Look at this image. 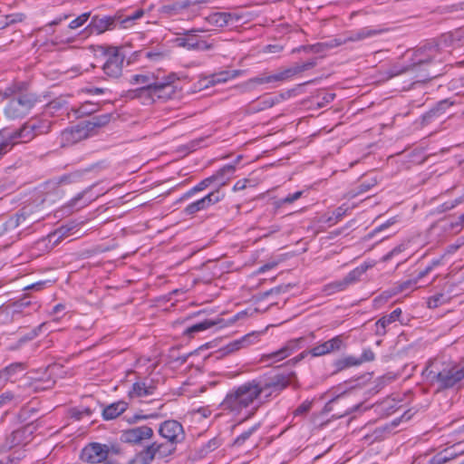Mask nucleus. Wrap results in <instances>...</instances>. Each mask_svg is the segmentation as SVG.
Returning <instances> with one entry per match:
<instances>
[{
    "mask_svg": "<svg viewBox=\"0 0 464 464\" xmlns=\"http://www.w3.org/2000/svg\"><path fill=\"white\" fill-rule=\"evenodd\" d=\"M350 210V208L346 206L345 204L341 205L337 208L334 210L332 215L327 218V222L330 223V225H334L338 223Z\"/></svg>",
    "mask_w": 464,
    "mask_h": 464,
    "instance_id": "ea45409f",
    "label": "nucleus"
},
{
    "mask_svg": "<svg viewBox=\"0 0 464 464\" xmlns=\"http://www.w3.org/2000/svg\"><path fill=\"white\" fill-rule=\"evenodd\" d=\"M228 72H223L218 74H212L208 77H205L204 79L199 81V85L201 88H208L209 85H215L217 83L225 82L228 79Z\"/></svg>",
    "mask_w": 464,
    "mask_h": 464,
    "instance_id": "473e14b6",
    "label": "nucleus"
},
{
    "mask_svg": "<svg viewBox=\"0 0 464 464\" xmlns=\"http://www.w3.org/2000/svg\"><path fill=\"white\" fill-rule=\"evenodd\" d=\"M213 188V184H212V181H211V179L210 177H208L204 179H202L201 181H199L197 185H195L193 188H194V190H196L197 193H199L205 189H207L208 188Z\"/></svg>",
    "mask_w": 464,
    "mask_h": 464,
    "instance_id": "13d9d810",
    "label": "nucleus"
},
{
    "mask_svg": "<svg viewBox=\"0 0 464 464\" xmlns=\"http://www.w3.org/2000/svg\"><path fill=\"white\" fill-rule=\"evenodd\" d=\"M19 402L20 397L10 391H6L0 394V409L12 403L17 405Z\"/></svg>",
    "mask_w": 464,
    "mask_h": 464,
    "instance_id": "a19ab883",
    "label": "nucleus"
},
{
    "mask_svg": "<svg viewBox=\"0 0 464 464\" xmlns=\"http://www.w3.org/2000/svg\"><path fill=\"white\" fill-rule=\"evenodd\" d=\"M376 180L375 179H371V180H364L362 182H361L355 188H353L352 190H350L348 192V197L350 198H353L361 194H363L367 191H369L372 187H374L376 185Z\"/></svg>",
    "mask_w": 464,
    "mask_h": 464,
    "instance_id": "c9c22d12",
    "label": "nucleus"
},
{
    "mask_svg": "<svg viewBox=\"0 0 464 464\" xmlns=\"http://www.w3.org/2000/svg\"><path fill=\"white\" fill-rule=\"evenodd\" d=\"M128 402L125 401H118L107 405L102 410V418L104 420H111L119 417L128 409Z\"/></svg>",
    "mask_w": 464,
    "mask_h": 464,
    "instance_id": "b1692460",
    "label": "nucleus"
},
{
    "mask_svg": "<svg viewBox=\"0 0 464 464\" xmlns=\"http://www.w3.org/2000/svg\"><path fill=\"white\" fill-rule=\"evenodd\" d=\"M24 370V364L23 362H14L6 367L2 369V372L5 375V377L9 380L11 377H13L16 372H22Z\"/></svg>",
    "mask_w": 464,
    "mask_h": 464,
    "instance_id": "c03bdc74",
    "label": "nucleus"
},
{
    "mask_svg": "<svg viewBox=\"0 0 464 464\" xmlns=\"http://www.w3.org/2000/svg\"><path fill=\"white\" fill-rule=\"evenodd\" d=\"M364 269L356 267L350 271L343 279L331 282L323 287V293L326 295H331L342 291H344L349 285L359 281L361 276L363 274Z\"/></svg>",
    "mask_w": 464,
    "mask_h": 464,
    "instance_id": "9b49d317",
    "label": "nucleus"
},
{
    "mask_svg": "<svg viewBox=\"0 0 464 464\" xmlns=\"http://www.w3.org/2000/svg\"><path fill=\"white\" fill-rule=\"evenodd\" d=\"M154 80L153 74H133L130 77L129 82L132 85L151 86Z\"/></svg>",
    "mask_w": 464,
    "mask_h": 464,
    "instance_id": "e433bc0d",
    "label": "nucleus"
},
{
    "mask_svg": "<svg viewBox=\"0 0 464 464\" xmlns=\"http://www.w3.org/2000/svg\"><path fill=\"white\" fill-rule=\"evenodd\" d=\"M76 227V225L67 224L62 226L59 229H57L56 233L60 235V237H66L69 235H72V230Z\"/></svg>",
    "mask_w": 464,
    "mask_h": 464,
    "instance_id": "bf43d9fd",
    "label": "nucleus"
},
{
    "mask_svg": "<svg viewBox=\"0 0 464 464\" xmlns=\"http://www.w3.org/2000/svg\"><path fill=\"white\" fill-rule=\"evenodd\" d=\"M343 346L342 335H336L328 341L314 345L308 352L313 357H319L339 351Z\"/></svg>",
    "mask_w": 464,
    "mask_h": 464,
    "instance_id": "dca6fc26",
    "label": "nucleus"
},
{
    "mask_svg": "<svg viewBox=\"0 0 464 464\" xmlns=\"http://www.w3.org/2000/svg\"><path fill=\"white\" fill-rule=\"evenodd\" d=\"M207 208H205V203L203 198L197 199L188 205L183 209V213L186 216H195L198 212L205 211Z\"/></svg>",
    "mask_w": 464,
    "mask_h": 464,
    "instance_id": "4c0bfd02",
    "label": "nucleus"
},
{
    "mask_svg": "<svg viewBox=\"0 0 464 464\" xmlns=\"http://www.w3.org/2000/svg\"><path fill=\"white\" fill-rule=\"evenodd\" d=\"M260 334H261V333H259V332L249 333V334L244 335L243 337H241L240 339L230 343L227 345V349L229 352H234V351L239 350L241 348L247 347L253 343H257L259 340Z\"/></svg>",
    "mask_w": 464,
    "mask_h": 464,
    "instance_id": "cd10ccee",
    "label": "nucleus"
},
{
    "mask_svg": "<svg viewBox=\"0 0 464 464\" xmlns=\"http://www.w3.org/2000/svg\"><path fill=\"white\" fill-rule=\"evenodd\" d=\"M158 432L167 442H151L135 454L128 464H150L156 458H167L175 452L176 445L186 438L182 424L176 420L161 422Z\"/></svg>",
    "mask_w": 464,
    "mask_h": 464,
    "instance_id": "f03ea898",
    "label": "nucleus"
},
{
    "mask_svg": "<svg viewBox=\"0 0 464 464\" xmlns=\"http://www.w3.org/2000/svg\"><path fill=\"white\" fill-rule=\"evenodd\" d=\"M140 53L145 58L152 60V61H157L160 57H162V54L160 53H156V52H151V51H143Z\"/></svg>",
    "mask_w": 464,
    "mask_h": 464,
    "instance_id": "e2e57ef3",
    "label": "nucleus"
},
{
    "mask_svg": "<svg viewBox=\"0 0 464 464\" xmlns=\"http://www.w3.org/2000/svg\"><path fill=\"white\" fill-rule=\"evenodd\" d=\"M8 135L13 144L15 142H28L36 137L33 131L28 130L25 123L19 130H14Z\"/></svg>",
    "mask_w": 464,
    "mask_h": 464,
    "instance_id": "c756f323",
    "label": "nucleus"
},
{
    "mask_svg": "<svg viewBox=\"0 0 464 464\" xmlns=\"http://www.w3.org/2000/svg\"><path fill=\"white\" fill-rule=\"evenodd\" d=\"M248 182L249 180L246 179L237 180L233 187V191H240L245 189Z\"/></svg>",
    "mask_w": 464,
    "mask_h": 464,
    "instance_id": "338daca9",
    "label": "nucleus"
},
{
    "mask_svg": "<svg viewBox=\"0 0 464 464\" xmlns=\"http://www.w3.org/2000/svg\"><path fill=\"white\" fill-rule=\"evenodd\" d=\"M260 423H256L248 430L243 431L233 440L232 447L240 450L245 447L255 445V442L251 440V438L260 429Z\"/></svg>",
    "mask_w": 464,
    "mask_h": 464,
    "instance_id": "5701e85b",
    "label": "nucleus"
},
{
    "mask_svg": "<svg viewBox=\"0 0 464 464\" xmlns=\"http://www.w3.org/2000/svg\"><path fill=\"white\" fill-rule=\"evenodd\" d=\"M334 98L335 94L334 92H330L327 91H320L315 96L316 104L319 107H324L325 105L332 102L334 100Z\"/></svg>",
    "mask_w": 464,
    "mask_h": 464,
    "instance_id": "37998d69",
    "label": "nucleus"
},
{
    "mask_svg": "<svg viewBox=\"0 0 464 464\" xmlns=\"http://www.w3.org/2000/svg\"><path fill=\"white\" fill-rule=\"evenodd\" d=\"M375 358V354L371 348H366L362 351V353L360 357H357V360L360 362V365L363 362H372Z\"/></svg>",
    "mask_w": 464,
    "mask_h": 464,
    "instance_id": "4d7b16f0",
    "label": "nucleus"
},
{
    "mask_svg": "<svg viewBox=\"0 0 464 464\" xmlns=\"http://www.w3.org/2000/svg\"><path fill=\"white\" fill-rule=\"evenodd\" d=\"M32 429L30 426H24L21 429L14 430L7 438L5 446L12 449L16 446L24 445L31 440Z\"/></svg>",
    "mask_w": 464,
    "mask_h": 464,
    "instance_id": "a211bd4d",
    "label": "nucleus"
},
{
    "mask_svg": "<svg viewBox=\"0 0 464 464\" xmlns=\"http://www.w3.org/2000/svg\"><path fill=\"white\" fill-rule=\"evenodd\" d=\"M115 22L116 18L112 16L100 17L98 15H94L84 31L88 32L89 34H100L105 32L106 30L113 29Z\"/></svg>",
    "mask_w": 464,
    "mask_h": 464,
    "instance_id": "f3484780",
    "label": "nucleus"
},
{
    "mask_svg": "<svg viewBox=\"0 0 464 464\" xmlns=\"http://www.w3.org/2000/svg\"><path fill=\"white\" fill-rule=\"evenodd\" d=\"M25 124L35 136L48 133L51 128L50 121L44 119H31Z\"/></svg>",
    "mask_w": 464,
    "mask_h": 464,
    "instance_id": "c85d7f7f",
    "label": "nucleus"
},
{
    "mask_svg": "<svg viewBox=\"0 0 464 464\" xmlns=\"http://www.w3.org/2000/svg\"><path fill=\"white\" fill-rule=\"evenodd\" d=\"M221 445V440L219 438H213L209 440L204 446L203 450L206 453L211 452L215 450H217Z\"/></svg>",
    "mask_w": 464,
    "mask_h": 464,
    "instance_id": "6e6d98bb",
    "label": "nucleus"
},
{
    "mask_svg": "<svg viewBox=\"0 0 464 464\" xmlns=\"http://www.w3.org/2000/svg\"><path fill=\"white\" fill-rule=\"evenodd\" d=\"M195 33V30L184 32L175 39L176 44L188 50L208 51L212 49V44L199 39Z\"/></svg>",
    "mask_w": 464,
    "mask_h": 464,
    "instance_id": "f8f14e48",
    "label": "nucleus"
},
{
    "mask_svg": "<svg viewBox=\"0 0 464 464\" xmlns=\"http://www.w3.org/2000/svg\"><path fill=\"white\" fill-rule=\"evenodd\" d=\"M295 377L294 372H268L230 389L219 403L223 412L237 418L246 413L244 420L253 417L256 411L279 396Z\"/></svg>",
    "mask_w": 464,
    "mask_h": 464,
    "instance_id": "f257e3e1",
    "label": "nucleus"
},
{
    "mask_svg": "<svg viewBox=\"0 0 464 464\" xmlns=\"http://www.w3.org/2000/svg\"><path fill=\"white\" fill-rule=\"evenodd\" d=\"M46 325L45 323H43L41 324H39L37 327H35L34 329H33L30 333H28L27 334H25L24 336H23L20 340H19V343H24L25 342H28V341H31L33 339H34L35 337H37L39 335V334L43 331L44 327Z\"/></svg>",
    "mask_w": 464,
    "mask_h": 464,
    "instance_id": "864d4df0",
    "label": "nucleus"
},
{
    "mask_svg": "<svg viewBox=\"0 0 464 464\" xmlns=\"http://www.w3.org/2000/svg\"><path fill=\"white\" fill-rule=\"evenodd\" d=\"M304 341V337L295 338L287 341L281 348L278 350L262 354L259 362L265 363L266 365L272 366L277 362H282L283 360L288 358L295 352L299 350L302 347V343Z\"/></svg>",
    "mask_w": 464,
    "mask_h": 464,
    "instance_id": "6e6552de",
    "label": "nucleus"
},
{
    "mask_svg": "<svg viewBox=\"0 0 464 464\" xmlns=\"http://www.w3.org/2000/svg\"><path fill=\"white\" fill-rule=\"evenodd\" d=\"M312 408V401H303L294 411L295 416H303L306 414Z\"/></svg>",
    "mask_w": 464,
    "mask_h": 464,
    "instance_id": "5fc2aeb1",
    "label": "nucleus"
},
{
    "mask_svg": "<svg viewBox=\"0 0 464 464\" xmlns=\"http://www.w3.org/2000/svg\"><path fill=\"white\" fill-rule=\"evenodd\" d=\"M111 117L110 113L94 116L90 121H86L87 127H89L90 130H92L96 127L105 126L110 122Z\"/></svg>",
    "mask_w": 464,
    "mask_h": 464,
    "instance_id": "58836bf2",
    "label": "nucleus"
},
{
    "mask_svg": "<svg viewBox=\"0 0 464 464\" xmlns=\"http://www.w3.org/2000/svg\"><path fill=\"white\" fill-rule=\"evenodd\" d=\"M218 324V322H217V321L206 319L200 323L195 324L188 327L185 330V334L188 335H192L196 333L203 332L207 329H209L212 326L217 325Z\"/></svg>",
    "mask_w": 464,
    "mask_h": 464,
    "instance_id": "72a5a7b5",
    "label": "nucleus"
},
{
    "mask_svg": "<svg viewBox=\"0 0 464 464\" xmlns=\"http://www.w3.org/2000/svg\"><path fill=\"white\" fill-rule=\"evenodd\" d=\"M226 197V193L223 191V189H213L209 191L207 195H205L203 198L205 208L208 209L210 208V207L214 206L215 204L222 201Z\"/></svg>",
    "mask_w": 464,
    "mask_h": 464,
    "instance_id": "7c9ffc66",
    "label": "nucleus"
},
{
    "mask_svg": "<svg viewBox=\"0 0 464 464\" xmlns=\"http://www.w3.org/2000/svg\"><path fill=\"white\" fill-rule=\"evenodd\" d=\"M317 64L316 58L311 59L305 63L295 64L280 70L275 73H262L256 77L250 78L246 85L251 89L255 85L268 84L270 87H276L284 82L292 80L295 75L314 68Z\"/></svg>",
    "mask_w": 464,
    "mask_h": 464,
    "instance_id": "20e7f679",
    "label": "nucleus"
},
{
    "mask_svg": "<svg viewBox=\"0 0 464 464\" xmlns=\"http://www.w3.org/2000/svg\"><path fill=\"white\" fill-rule=\"evenodd\" d=\"M440 46L435 41L430 42L414 52L412 63L407 66L394 65L388 72L390 77L400 75L408 71H412L418 66L430 63L432 62H441Z\"/></svg>",
    "mask_w": 464,
    "mask_h": 464,
    "instance_id": "39448f33",
    "label": "nucleus"
},
{
    "mask_svg": "<svg viewBox=\"0 0 464 464\" xmlns=\"http://www.w3.org/2000/svg\"><path fill=\"white\" fill-rule=\"evenodd\" d=\"M403 250H404V246L402 245L394 247L392 250H391L389 253H387L383 256V261L390 260L392 256H394L395 255L402 252Z\"/></svg>",
    "mask_w": 464,
    "mask_h": 464,
    "instance_id": "680f3d73",
    "label": "nucleus"
},
{
    "mask_svg": "<svg viewBox=\"0 0 464 464\" xmlns=\"http://www.w3.org/2000/svg\"><path fill=\"white\" fill-rule=\"evenodd\" d=\"M86 171H87V169H85V170H77V171H74V172H72V173H69V174H65V175L61 177L60 182L61 183H73V182H76V181L80 180V179L82 177V175Z\"/></svg>",
    "mask_w": 464,
    "mask_h": 464,
    "instance_id": "8fccbe9b",
    "label": "nucleus"
},
{
    "mask_svg": "<svg viewBox=\"0 0 464 464\" xmlns=\"http://www.w3.org/2000/svg\"><path fill=\"white\" fill-rule=\"evenodd\" d=\"M295 201L293 200V198L290 197V195H287L286 197L283 198H280L278 200H276L275 202V205L276 207L278 208H282L283 206L286 205V204H292L294 203Z\"/></svg>",
    "mask_w": 464,
    "mask_h": 464,
    "instance_id": "69168bd1",
    "label": "nucleus"
},
{
    "mask_svg": "<svg viewBox=\"0 0 464 464\" xmlns=\"http://www.w3.org/2000/svg\"><path fill=\"white\" fill-rule=\"evenodd\" d=\"M91 130L89 127H87V123L85 126L76 125L72 127L70 130H66L63 132V139L71 141L77 142L82 139H86L88 137V131Z\"/></svg>",
    "mask_w": 464,
    "mask_h": 464,
    "instance_id": "393cba45",
    "label": "nucleus"
},
{
    "mask_svg": "<svg viewBox=\"0 0 464 464\" xmlns=\"http://www.w3.org/2000/svg\"><path fill=\"white\" fill-rule=\"evenodd\" d=\"M157 389L158 381L150 377L140 378L132 384L128 396L131 399L147 397L153 395Z\"/></svg>",
    "mask_w": 464,
    "mask_h": 464,
    "instance_id": "ddd939ff",
    "label": "nucleus"
},
{
    "mask_svg": "<svg viewBox=\"0 0 464 464\" xmlns=\"http://www.w3.org/2000/svg\"><path fill=\"white\" fill-rule=\"evenodd\" d=\"M179 80L175 73H169L163 79L154 80L150 90V102L156 101L166 102L172 99L177 93L175 82Z\"/></svg>",
    "mask_w": 464,
    "mask_h": 464,
    "instance_id": "0eeeda50",
    "label": "nucleus"
},
{
    "mask_svg": "<svg viewBox=\"0 0 464 464\" xmlns=\"http://www.w3.org/2000/svg\"><path fill=\"white\" fill-rule=\"evenodd\" d=\"M126 97L129 99H143L144 102H150V86H140L135 90H130Z\"/></svg>",
    "mask_w": 464,
    "mask_h": 464,
    "instance_id": "f704fd0d",
    "label": "nucleus"
},
{
    "mask_svg": "<svg viewBox=\"0 0 464 464\" xmlns=\"http://www.w3.org/2000/svg\"><path fill=\"white\" fill-rule=\"evenodd\" d=\"M463 37V31L461 29H458L455 32L450 33L447 35H444V43L449 44L450 45H457L461 46V39Z\"/></svg>",
    "mask_w": 464,
    "mask_h": 464,
    "instance_id": "79ce46f5",
    "label": "nucleus"
},
{
    "mask_svg": "<svg viewBox=\"0 0 464 464\" xmlns=\"http://www.w3.org/2000/svg\"><path fill=\"white\" fill-rule=\"evenodd\" d=\"M24 213H17L0 224V237L13 233L23 222L25 221Z\"/></svg>",
    "mask_w": 464,
    "mask_h": 464,
    "instance_id": "bb28decb",
    "label": "nucleus"
},
{
    "mask_svg": "<svg viewBox=\"0 0 464 464\" xmlns=\"http://www.w3.org/2000/svg\"><path fill=\"white\" fill-rule=\"evenodd\" d=\"M394 223H395V220L393 218H391V219L387 220L386 222H384L383 224L380 225L379 227H375L373 230V233L382 231V230L388 228L389 227H391Z\"/></svg>",
    "mask_w": 464,
    "mask_h": 464,
    "instance_id": "774afa93",
    "label": "nucleus"
},
{
    "mask_svg": "<svg viewBox=\"0 0 464 464\" xmlns=\"http://www.w3.org/2000/svg\"><path fill=\"white\" fill-rule=\"evenodd\" d=\"M12 145L13 142L9 138V135H5L4 132H0V159L10 150Z\"/></svg>",
    "mask_w": 464,
    "mask_h": 464,
    "instance_id": "3c124183",
    "label": "nucleus"
},
{
    "mask_svg": "<svg viewBox=\"0 0 464 464\" xmlns=\"http://www.w3.org/2000/svg\"><path fill=\"white\" fill-rule=\"evenodd\" d=\"M123 62L124 55L118 49L114 48L112 53L108 55L102 70L108 77L117 79L122 73Z\"/></svg>",
    "mask_w": 464,
    "mask_h": 464,
    "instance_id": "4468645a",
    "label": "nucleus"
},
{
    "mask_svg": "<svg viewBox=\"0 0 464 464\" xmlns=\"http://www.w3.org/2000/svg\"><path fill=\"white\" fill-rule=\"evenodd\" d=\"M91 13L86 12L80 14L75 19L72 20L68 25L70 29L75 30L81 26H82L90 18Z\"/></svg>",
    "mask_w": 464,
    "mask_h": 464,
    "instance_id": "09e8293b",
    "label": "nucleus"
},
{
    "mask_svg": "<svg viewBox=\"0 0 464 464\" xmlns=\"http://www.w3.org/2000/svg\"><path fill=\"white\" fill-rule=\"evenodd\" d=\"M239 16L232 13L217 12L209 14L207 18L208 22L218 27H224L229 24H234L239 20Z\"/></svg>",
    "mask_w": 464,
    "mask_h": 464,
    "instance_id": "4be33fe9",
    "label": "nucleus"
},
{
    "mask_svg": "<svg viewBox=\"0 0 464 464\" xmlns=\"http://www.w3.org/2000/svg\"><path fill=\"white\" fill-rule=\"evenodd\" d=\"M241 158V156H237L234 163L223 166L213 175L209 176L213 184V189H222V188L229 182L234 177L236 164L239 162Z\"/></svg>",
    "mask_w": 464,
    "mask_h": 464,
    "instance_id": "2eb2a0df",
    "label": "nucleus"
},
{
    "mask_svg": "<svg viewBox=\"0 0 464 464\" xmlns=\"http://www.w3.org/2000/svg\"><path fill=\"white\" fill-rule=\"evenodd\" d=\"M109 451L108 445L92 442L82 450L80 459L85 463L98 464L107 459Z\"/></svg>",
    "mask_w": 464,
    "mask_h": 464,
    "instance_id": "1a4fd4ad",
    "label": "nucleus"
},
{
    "mask_svg": "<svg viewBox=\"0 0 464 464\" xmlns=\"http://www.w3.org/2000/svg\"><path fill=\"white\" fill-rule=\"evenodd\" d=\"M285 99V94H277L275 96H264L259 99L256 103H254L251 106V111L253 112H258L269 108H272L274 105L281 102Z\"/></svg>",
    "mask_w": 464,
    "mask_h": 464,
    "instance_id": "a878e982",
    "label": "nucleus"
},
{
    "mask_svg": "<svg viewBox=\"0 0 464 464\" xmlns=\"http://www.w3.org/2000/svg\"><path fill=\"white\" fill-rule=\"evenodd\" d=\"M143 14L144 11L142 9H137L133 11L130 14L127 15L123 20H121V24L122 27L126 28L129 26V24L141 18Z\"/></svg>",
    "mask_w": 464,
    "mask_h": 464,
    "instance_id": "603ef678",
    "label": "nucleus"
},
{
    "mask_svg": "<svg viewBox=\"0 0 464 464\" xmlns=\"http://www.w3.org/2000/svg\"><path fill=\"white\" fill-rule=\"evenodd\" d=\"M153 435L151 427L141 425L122 430L121 440L130 445H141L146 440H151Z\"/></svg>",
    "mask_w": 464,
    "mask_h": 464,
    "instance_id": "9d476101",
    "label": "nucleus"
},
{
    "mask_svg": "<svg viewBox=\"0 0 464 464\" xmlns=\"http://www.w3.org/2000/svg\"><path fill=\"white\" fill-rule=\"evenodd\" d=\"M452 104L453 102H450L449 100H442L439 102L436 106L422 115V125H428L433 121L440 119L445 113L446 110Z\"/></svg>",
    "mask_w": 464,
    "mask_h": 464,
    "instance_id": "412c9836",
    "label": "nucleus"
},
{
    "mask_svg": "<svg viewBox=\"0 0 464 464\" xmlns=\"http://www.w3.org/2000/svg\"><path fill=\"white\" fill-rule=\"evenodd\" d=\"M309 353L308 351H304L302 353H300L298 355L289 359L285 364L286 365H289V366H295L296 365L298 362H300L301 361H303L306 356L307 354Z\"/></svg>",
    "mask_w": 464,
    "mask_h": 464,
    "instance_id": "052dcab7",
    "label": "nucleus"
},
{
    "mask_svg": "<svg viewBox=\"0 0 464 464\" xmlns=\"http://www.w3.org/2000/svg\"><path fill=\"white\" fill-rule=\"evenodd\" d=\"M402 314L401 308L394 309L391 314L383 315L375 323L374 334L382 337L387 334V328L390 324L398 321Z\"/></svg>",
    "mask_w": 464,
    "mask_h": 464,
    "instance_id": "aec40b11",
    "label": "nucleus"
},
{
    "mask_svg": "<svg viewBox=\"0 0 464 464\" xmlns=\"http://www.w3.org/2000/svg\"><path fill=\"white\" fill-rule=\"evenodd\" d=\"M98 109H99L98 103L86 102L79 107V109L77 110V113L81 116L89 115V114H92V113L97 111Z\"/></svg>",
    "mask_w": 464,
    "mask_h": 464,
    "instance_id": "de8ad7c7",
    "label": "nucleus"
},
{
    "mask_svg": "<svg viewBox=\"0 0 464 464\" xmlns=\"http://www.w3.org/2000/svg\"><path fill=\"white\" fill-rule=\"evenodd\" d=\"M448 297L442 293L435 294L427 299V305L430 309H434L446 303Z\"/></svg>",
    "mask_w": 464,
    "mask_h": 464,
    "instance_id": "49530a36",
    "label": "nucleus"
},
{
    "mask_svg": "<svg viewBox=\"0 0 464 464\" xmlns=\"http://www.w3.org/2000/svg\"><path fill=\"white\" fill-rule=\"evenodd\" d=\"M423 374L431 383H437L439 389H449L464 378V368L435 359L426 366Z\"/></svg>",
    "mask_w": 464,
    "mask_h": 464,
    "instance_id": "7ed1b4c3",
    "label": "nucleus"
},
{
    "mask_svg": "<svg viewBox=\"0 0 464 464\" xmlns=\"http://www.w3.org/2000/svg\"><path fill=\"white\" fill-rule=\"evenodd\" d=\"M382 32H383L382 30L372 29L370 27H363V28L358 30L357 32L352 33L351 35L347 39H345L343 41L334 39L327 45L330 47H334V46H339L346 42L362 41L366 38H371V37L379 35Z\"/></svg>",
    "mask_w": 464,
    "mask_h": 464,
    "instance_id": "6ab92c4d",
    "label": "nucleus"
},
{
    "mask_svg": "<svg viewBox=\"0 0 464 464\" xmlns=\"http://www.w3.org/2000/svg\"><path fill=\"white\" fill-rule=\"evenodd\" d=\"M37 102L32 93H20L10 99L4 110L5 115L10 120L23 118L29 114Z\"/></svg>",
    "mask_w": 464,
    "mask_h": 464,
    "instance_id": "423d86ee",
    "label": "nucleus"
},
{
    "mask_svg": "<svg viewBox=\"0 0 464 464\" xmlns=\"http://www.w3.org/2000/svg\"><path fill=\"white\" fill-rule=\"evenodd\" d=\"M86 92L92 95H101L105 94L107 92H111L110 90L105 88H98V87H92L86 89Z\"/></svg>",
    "mask_w": 464,
    "mask_h": 464,
    "instance_id": "0e129e2a",
    "label": "nucleus"
},
{
    "mask_svg": "<svg viewBox=\"0 0 464 464\" xmlns=\"http://www.w3.org/2000/svg\"><path fill=\"white\" fill-rule=\"evenodd\" d=\"M334 365L335 367L336 372H341L353 366H359L360 362L357 360V357L353 355H348L343 358L336 360Z\"/></svg>",
    "mask_w": 464,
    "mask_h": 464,
    "instance_id": "2f4dec72",
    "label": "nucleus"
},
{
    "mask_svg": "<svg viewBox=\"0 0 464 464\" xmlns=\"http://www.w3.org/2000/svg\"><path fill=\"white\" fill-rule=\"evenodd\" d=\"M92 187H89L83 191L77 194L71 201V205L73 207H78V202L84 198V197L91 191ZM95 198L94 197H89L88 198L84 199V202L79 206V208H82L84 206H87L89 203H91Z\"/></svg>",
    "mask_w": 464,
    "mask_h": 464,
    "instance_id": "a18cd8bd",
    "label": "nucleus"
}]
</instances>
